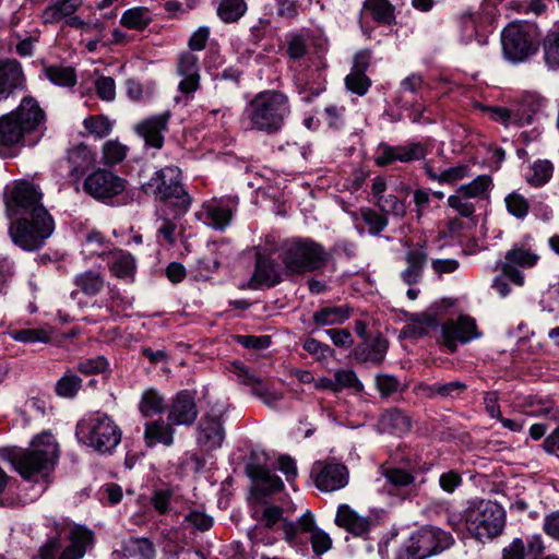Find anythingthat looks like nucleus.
<instances>
[{
    "label": "nucleus",
    "mask_w": 559,
    "mask_h": 559,
    "mask_svg": "<svg viewBox=\"0 0 559 559\" xmlns=\"http://www.w3.org/2000/svg\"><path fill=\"white\" fill-rule=\"evenodd\" d=\"M11 338L22 343H48L51 340V333L45 328L23 329L10 332Z\"/></svg>",
    "instance_id": "48"
},
{
    "label": "nucleus",
    "mask_w": 559,
    "mask_h": 559,
    "mask_svg": "<svg viewBox=\"0 0 559 559\" xmlns=\"http://www.w3.org/2000/svg\"><path fill=\"white\" fill-rule=\"evenodd\" d=\"M126 189V180L106 169H98L86 177L83 190L92 198L106 202Z\"/></svg>",
    "instance_id": "16"
},
{
    "label": "nucleus",
    "mask_w": 559,
    "mask_h": 559,
    "mask_svg": "<svg viewBox=\"0 0 559 559\" xmlns=\"http://www.w3.org/2000/svg\"><path fill=\"white\" fill-rule=\"evenodd\" d=\"M248 383L252 385L253 393L261 397L267 406L274 407L282 399L281 394L269 391V389L263 385L259 379H255L252 376L248 377Z\"/></svg>",
    "instance_id": "61"
},
{
    "label": "nucleus",
    "mask_w": 559,
    "mask_h": 559,
    "mask_svg": "<svg viewBox=\"0 0 559 559\" xmlns=\"http://www.w3.org/2000/svg\"><path fill=\"white\" fill-rule=\"evenodd\" d=\"M453 536L439 527L425 526L414 533L400 549L396 559H426L449 549Z\"/></svg>",
    "instance_id": "12"
},
{
    "label": "nucleus",
    "mask_w": 559,
    "mask_h": 559,
    "mask_svg": "<svg viewBox=\"0 0 559 559\" xmlns=\"http://www.w3.org/2000/svg\"><path fill=\"white\" fill-rule=\"evenodd\" d=\"M153 21L151 11L145 7H134L123 12L120 24L130 29L142 31Z\"/></svg>",
    "instance_id": "40"
},
{
    "label": "nucleus",
    "mask_w": 559,
    "mask_h": 559,
    "mask_svg": "<svg viewBox=\"0 0 559 559\" xmlns=\"http://www.w3.org/2000/svg\"><path fill=\"white\" fill-rule=\"evenodd\" d=\"M302 347L308 354L320 361L333 355V349L328 344L321 343L312 337H308L304 342Z\"/></svg>",
    "instance_id": "64"
},
{
    "label": "nucleus",
    "mask_w": 559,
    "mask_h": 559,
    "mask_svg": "<svg viewBox=\"0 0 559 559\" xmlns=\"http://www.w3.org/2000/svg\"><path fill=\"white\" fill-rule=\"evenodd\" d=\"M114 555L116 557L123 556L128 559H154L155 547L148 538H130L123 543L122 550L116 551Z\"/></svg>",
    "instance_id": "34"
},
{
    "label": "nucleus",
    "mask_w": 559,
    "mask_h": 559,
    "mask_svg": "<svg viewBox=\"0 0 559 559\" xmlns=\"http://www.w3.org/2000/svg\"><path fill=\"white\" fill-rule=\"evenodd\" d=\"M55 230V222L48 211L39 210L38 216L11 219L9 235L14 245L25 251L40 249Z\"/></svg>",
    "instance_id": "8"
},
{
    "label": "nucleus",
    "mask_w": 559,
    "mask_h": 559,
    "mask_svg": "<svg viewBox=\"0 0 559 559\" xmlns=\"http://www.w3.org/2000/svg\"><path fill=\"white\" fill-rule=\"evenodd\" d=\"M364 12L381 24L390 25L395 19L394 7L389 0H366Z\"/></svg>",
    "instance_id": "41"
},
{
    "label": "nucleus",
    "mask_w": 559,
    "mask_h": 559,
    "mask_svg": "<svg viewBox=\"0 0 559 559\" xmlns=\"http://www.w3.org/2000/svg\"><path fill=\"white\" fill-rule=\"evenodd\" d=\"M83 0H52V2L43 11L41 19L46 24H53L64 17L71 16Z\"/></svg>",
    "instance_id": "35"
},
{
    "label": "nucleus",
    "mask_w": 559,
    "mask_h": 559,
    "mask_svg": "<svg viewBox=\"0 0 559 559\" xmlns=\"http://www.w3.org/2000/svg\"><path fill=\"white\" fill-rule=\"evenodd\" d=\"M45 114L38 103L32 97L22 99L20 106L0 117V155L7 157L24 145L27 134L40 129Z\"/></svg>",
    "instance_id": "1"
},
{
    "label": "nucleus",
    "mask_w": 559,
    "mask_h": 559,
    "mask_svg": "<svg viewBox=\"0 0 559 559\" xmlns=\"http://www.w3.org/2000/svg\"><path fill=\"white\" fill-rule=\"evenodd\" d=\"M82 388V379L73 373L67 371L55 385L56 394L64 399H73Z\"/></svg>",
    "instance_id": "46"
},
{
    "label": "nucleus",
    "mask_w": 559,
    "mask_h": 559,
    "mask_svg": "<svg viewBox=\"0 0 559 559\" xmlns=\"http://www.w3.org/2000/svg\"><path fill=\"white\" fill-rule=\"evenodd\" d=\"M287 55L293 60L292 69L296 73L299 69L324 70L326 63L322 55L310 52L306 39L299 34H293L287 38Z\"/></svg>",
    "instance_id": "19"
},
{
    "label": "nucleus",
    "mask_w": 559,
    "mask_h": 559,
    "mask_svg": "<svg viewBox=\"0 0 559 559\" xmlns=\"http://www.w3.org/2000/svg\"><path fill=\"white\" fill-rule=\"evenodd\" d=\"M508 212L519 219L526 217L530 211L528 201L520 193L512 192L504 199Z\"/></svg>",
    "instance_id": "52"
},
{
    "label": "nucleus",
    "mask_w": 559,
    "mask_h": 559,
    "mask_svg": "<svg viewBox=\"0 0 559 559\" xmlns=\"http://www.w3.org/2000/svg\"><path fill=\"white\" fill-rule=\"evenodd\" d=\"M426 156V148L420 143L391 146L381 143L376 153L374 163L380 167L388 166L394 162L409 163L423 159Z\"/></svg>",
    "instance_id": "20"
},
{
    "label": "nucleus",
    "mask_w": 559,
    "mask_h": 559,
    "mask_svg": "<svg viewBox=\"0 0 559 559\" xmlns=\"http://www.w3.org/2000/svg\"><path fill=\"white\" fill-rule=\"evenodd\" d=\"M225 439V429L222 416L218 414H205L199 421L197 429V443L204 451H213L221 448Z\"/></svg>",
    "instance_id": "21"
},
{
    "label": "nucleus",
    "mask_w": 559,
    "mask_h": 559,
    "mask_svg": "<svg viewBox=\"0 0 559 559\" xmlns=\"http://www.w3.org/2000/svg\"><path fill=\"white\" fill-rule=\"evenodd\" d=\"M144 440L147 447H154L157 443L169 447L174 442V429L163 420L146 423Z\"/></svg>",
    "instance_id": "36"
},
{
    "label": "nucleus",
    "mask_w": 559,
    "mask_h": 559,
    "mask_svg": "<svg viewBox=\"0 0 559 559\" xmlns=\"http://www.w3.org/2000/svg\"><path fill=\"white\" fill-rule=\"evenodd\" d=\"M281 282V275L276 262L263 255L257 253L255 257V269L249 281V287L251 289H260L262 287H273Z\"/></svg>",
    "instance_id": "25"
},
{
    "label": "nucleus",
    "mask_w": 559,
    "mask_h": 559,
    "mask_svg": "<svg viewBox=\"0 0 559 559\" xmlns=\"http://www.w3.org/2000/svg\"><path fill=\"white\" fill-rule=\"evenodd\" d=\"M164 400L154 390L145 391L142 395L140 411L145 417L153 416L163 411Z\"/></svg>",
    "instance_id": "51"
},
{
    "label": "nucleus",
    "mask_w": 559,
    "mask_h": 559,
    "mask_svg": "<svg viewBox=\"0 0 559 559\" xmlns=\"http://www.w3.org/2000/svg\"><path fill=\"white\" fill-rule=\"evenodd\" d=\"M462 484V475L454 469L443 472L439 476V487L445 493L452 495Z\"/></svg>",
    "instance_id": "63"
},
{
    "label": "nucleus",
    "mask_w": 559,
    "mask_h": 559,
    "mask_svg": "<svg viewBox=\"0 0 559 559\" xmlns=\"http://www.w3.org/2000/svg\"><path fill=\"white\" fill-rule=\"evenodd\" d=\"M282 531L284 539L293 547L302 545L306 540L305 535L309 534L316 555L326 552L332 546L330 536L316 526L313 515L309 511L305 512L297 521L284 520Z\"/></svg>",
    "instance_id": "13"
},
{
    "label": "nucleus",
    "mask_w": 559,
    "mask_h": 559,
    "mask_svg": "<svg viewBox=\"0 0 559 559\" xmlns=\"http://www.w3.org/2000/svg\"><path fill=\"white\" fill-rule=\"evenodd\" d=\"M69 162L72 165V173H83L92 165V158L90 152L84 146L74 148L69 155Z\"/></svg>",
    "instance_id": "59"
},
{
    "label": "nucleus",
    "mask_w": 559,
    "mask_h": 559,
    "mask_svg": "<svg viewBox=\"0 0 559 559\" xmlns=\"http://www.w3.org/2000/svg\"><path fill=\"white\" fill-rule=\"evenodd\" d=\"M102 255L106 257L107 265L112 276L127 282L134 280L136 262L131 253L117 249Z\"/></svg>",
    "instance_id": "28"
},
{
    "label": "nucleus",
    "mask_w": 559,
    "mask_h": 559,
    "mask_svg": "<svg viewBox=\"0 0 559 559\" xmlns=\"http://www.w3.org/2000/svg\"><path fill=\"white\" fill-rule=\"evenodd\" d=\"M46 78L55 85L73 87L76 84V73L72 67L53 64L44 68Z\"/></svg>",
    "instance_id": "42"
},
{
    "label": "nucleus",
    "mask_w": 559,
    "mask_h": 559,
    "mask_svg": "<svg viewBox=\"0 0 559 559\" xmlns=\"http://www.w3.org/2000/svg\"><path fill=\"white\" fill-rule=\"evenodd\" d=\"M334 385L335 392H338L345 388L360 391L362 384L358 380L356 373L350 369H340L334 373Z\"/></svg>",
    "instance_id": "54"
},
{
    "label": "nucleus",
    "mask_w": 559,
    "mask_h": 559,
    "mask_svg": "<svg viewBox=\"0 0 559 559\" xmlns=\"http://www.w3.org/2000/svg\"><path fill=\"white\" fill-rule=\"evenodd\" d=\"M349 318V309L347 307H324L313 314V322L317 325L341 324Z\"/></svg>",
    "instance_id": "45"
},
{
    "label": "nucleus",
    "mask_w": 559,
    "mask_h": 559,
    "mask_svg": "<svg viewBox=\"0 0 559 559\" xmlns=\"http://www.w3.org/2000/svg\"><path fill=\"white\" fill-rule=\"evenodd\" d=\"M247 5L243 0H222L217 14L225 23H234L238 21L246 12Z\"/></svg>",
    "instance_id": "47"
},
{
    "label": "nucleus",
    "mask_w": 559,
    "mask_h": 559,
    "mask_svg": "<svg viewBox=\"0 0 559 559\" xmlns=\"http://www.w3.org/2000/svg\"><path fill=\"white\" fill-rule=\"evenodd\" d=\"M388 350V341L382 336H377L369 341H364L354 349V357L359 362H369L380 365Z\"/></svg>",
    "instance_id": "29"
},
{
    "label": "nucleus",
    "mask_w": 559,
    "mask_h": 559,
    "mask_svg": "<svg viewBox=\"0 0 559 559\" xmlns=\"http://www.w3.org/2000/svg\"><path fill=\"white\" fill-rule=\"evenodd\" d=\"M554 166L549 160L538 159L533 163L525 175L527 183L532 187H542L552 177Z\"/></svg>",
    "instance_id": "43"
},
{
    "label": "nucleus",
    "mask_w": 559,
    "mask_h": 559,
    "mask_svg": "<svg viewBox=\"0 0 559 559\" xmlns=\"http://www.w3.org/2000/svg\"><path fill=\"white\" fill-rule=\"evenodd\" d=\"M468 532L479 540L491 539L499 535L506 524V512L491 500L474 499L464 512Z\"/></svg>",
    "instance_id": "6"
},
{
    "label": "nucleus",
    "mask_w": 559,
    "mask_h": 559,
    "mask_svg": "<svg viewBox=\"0 0 559 559\" xmlns=\"http://www.w3.org/2000/svg\"><path fill=\"white\" fill-rule=\"evenodd\" d=\"M43 194L28 181L16 182L5 194L7 215L10 219L22 216H38L39 210L47 211L41 203Z\"/></svg>",
    "instance_id": "14"
},
{
    "label": "nucleus",
    "mask_w": 559,
    "mask_h": 559,
    "mask_svg": "<svg viewBox=\"0 0 559 559\" xmlns=\"http://www.w3.org/2000/svg\"><path fill=\"white\" fill-rule=\"evenodd\" d=\"M539 44L546 67L550 70L559 69V24L554 25Z\"/></svg>",
    "instance_id": "37"
},
{
    "label": "nucleus",
    "mask_w": 559,
    "mask_h": 559,
    "mask_svg": "<svg viewBox=\"0 0 559 559\" xmlns=\"http://www.w3.org/2000/svg\"><path fill=\"white\" fill-rule=\"evenodd\" d=\"M345 84L350 92L362 96L368 92L371 81L362 72L350 71L345 78Z\"/></svg>",
    "instance_id": "57"
},
{
    "label": "nucleus",
    "mask_w": 559,
    "mask_h": 559,
    "mask_svg": "<svg viewBox=\"0 0 559 559\" xmlns=\"http://www.w3.org/2000/svg\"><path fill=\"white\" fill-rule=\"evenodd\" d=\"M288 96L278 91H263L258 93L247 105L243 119L248 121L251 130L277 133L285 126L290 116Z\"/></svg>",
    "instance_id": "2"
},
{
    "label": "nucleus",
    "mask_w": 559,
    "mask_h": 559,
    "mask_svg": "<svg viewBox=\"0 0 559 559\" xmlns=\"http://www.w3.org/2000/svg\"><path fill=\"white\" fill-rule=\"evenodd\" d=\"M250 475L254 479L261 481L266 487V489L272 492L281 490L284 486L282 479L277 475L271 473L264 467H254Z\"/></svg>",
    "instance_id": "58"
},
{
    "label": "nucleus",
    "mask_w": 559,
    "mask_h": 559,
    "mask_svg": "<svg viewBox=\"0 0 559 559\" xmlns=\"http://www.w3.org/2000/svg\"><path fill=\"white\" fill-rule=\"evenodd\" d=\"M471 176L467 164H460L441 171L440 183L453 185Z\"/></svg>",
    "instance_id": "62"
},
{
    "label": "nucleus",
    "mask_w": 559,
    "mask_h": 559,
    "mask_svg": "<svg viewBox=\"0 0 559 559\" xmlns=\"http://www.w3.org/2000/svg\"><path fill=\"white\" fill-rule=\"evenodd\" d=\"M198 416V409L193 396L188 391H181L173 401L168 420L171 425H186L193 424Z\"/></svg>",
    "instance_id": "26"
},
{
    "label": "nucleus",
    "mask_w": 559,
    "mask_h": 559,
    "mask_svg": "<svg viewBox=\"0 0 559 559\" xmlns=\"http://www.w3.org/2000/svg\"><path fill=\"white\" fill-rule=\"evenodd\" d=\"M539 261L540 254L534 238L525 235L506 252L504 260L498 264V267L511 283L522 287L525 285L523 271L534 269Z\"/></svg>",
    "instance_id": "11"
},
{
    "label": "nucleus",
    "mask_w": 559,
    "mask_h": 559,
    "mask_svg": "<svg viewBox=\"0 0 559 559\" xmlns=\"http://www.w3.org/2000/svg\"><path fill=\"white\" fill-rule=\"evenodd\" d=\"M93 543V532L83 526L63 527L40 548V559H82Z\"/></svg>",
    "instance_id": "10"
},
{
    "label": "nucleus",
    "mask_w": 559,
    "mask_h": 559,
    "mask_svg": "<svg viewBox=\"0 0 559 559\" xmlns=\"http://www.w3.org/2000/svg\"><path fill=\"white\" fill-rule=\"evenodd\" d=\"M384 477L396 489L409 487L415 481L414 475L403 468H388L384 472Z\"/></svg>",
    "instance_id": "56"
},
{
    "label": "nucleus",
    "mask_w": 559,
    "mask_h": 559,
    "mask_svg": "<svg viewBox=\"0 0 559 559\" xmlns=\"http://www.w3.org/2000/svg\"><path fill=\"white\" fill-rule=\"evenodd\" d=\"M475 107L488 112L493 121L500 122L506 127L512 123L523 126L532 122L533 116L539 107V102L533 95H527L523 98L522 105L516 109L488 107L479 103H476Z\"/></svg>",
    "instance_id": "17"
},
{
    "label": "nucleus",
    "mask_w": 559,
    "mask_h": 559,
    "mask_svg": "<svg viewBox=\"0 0 559 559\" xmlns=\"http://www.w3.org/2000/svg\"><path fill=\"white\" fill-rule=\"evenodd\" d=\"M359 215L364 223L368 226L370 235H379L386 226L388 218L384 214H380L370 207H362Z\"/></svg>",
    "instance_id": "49"
},
{
    "label": "nucleus",
    "mask_w": 559,
    "mask_h": 559,
    "mask_svg": "<svg viewBox=\"0 0 559 559\" xmlns=\"http://www.w3.org/2000/svg\"><path fill=\"white\" fill-rule=\"evenodd\" d=\"M323 71H316L312 68L308 70L299 69L294 73V86L302 103L310 104L325 91Z\"/></svg>",
    "instance_id": "22"
},
{
    "label": "nucleus",
    "mask_w": 559,
    "mask_h": 559,
    "mask_svg": "<svg viewBox=\"0 0 559 559\" xmlns=\"http://www.w3.org/2000/svg\"><path fill=\"white\" fill-rule=\"evenodd\" d=\"M175 501V493L173 489H156L151 497V504L153 509L160 515L167 514L171 511V503Z\"/></svg>",
    "instance_id": "50"
},
{
    "label": "nucleus",
    "mask_w": 559,
    "mask_h": 559,
    "mask_svg": "<svg viewBox=\"0 0 559 559\" xmlns=\"http://www.w3.org/2000/svg\"><path fill=\"white\" fill-rule=\"evenodd\" d=\"M169 117L170 114L166 111L146 118L135 126V132L144 140L146 145L160 148L164 144V132L167 130Z\"/></svg>",
    "instance_id": "24"
},
{
    "label": "nucleus",
    "mask_w": 559,
    "mask_h": 559,
    "mask_svg": "<svg viewBox=\"0 0 559 559\" xmlns=\"http://www.w3.org/2000/svg\"><path fill=\"white\" fill-rule=\"evenodd\" d=\"M501 45L506 59L514 63L523 62L537 52L539 29L528 22H511L501 32Z\"/></svg>",
    "instance_id": "9"
},
{
    "label": "nucleus",
    "mask_w": 559,
    "mask_h": 559,
    "mask_svg": "<svg viewBox=\"0 0 559 559\" xmlns=\"http://www.w3.org/2000/svg\"><path fill=\"white\" fill-rule=\"evenodd\" d=\"M59 457V445L50 432L36 436L29 448L14 452L10 461L24 479L46 475L52 469Z\"/></svg>",
    "instance_id": "3"
},
{
    "label": "nucleus",
    "mask_w": 559,
    "mask_h": 559,
    "mask_svg": "<svg viewBox=\"0 0 559 559\" xmlns=\"http://www.w3.org/2000/svg\"><path fill=\"white\" fill-rule=\"evenodd\" d=\"M201 217L211 228L224 230L230 224L233 210L222 201H211L203 205Z\"/></svg>",
    "instance_id": "30"
},
{
    "label": "nucleus",
    "mask_w": 559,
    "mask_h": 559,
    "mask_svg": "<svg viewBox=\"0 0 559 559\" xmlns=\"http://www.w3.org/2000/svg\"><path fill=\"white\" fill-rule=\"evenodd\" d=\"M427 252L424 248H415L407 251L405 260L407 266L402 271L401 277L407 285L419 283L427 262Z\"/></svg>",
    "instance_id": "33"
},
{
    "label": "nucleus",
    "mask_w": 559,
    "mask_h": 559,
    "mask_svg": "<svg viewBox=\"0 0 559 559\" xmlns=\"http://www.w3.org/2000/svg\"><path fill=\"white\" fill-rule=\"evenodd\" d=\"M381 427L390 432L402 435L411 429V418L404 412L392 408L384 412L380 418Z\"/></svg>",
    "instance_id": "39"
},
{
    "label": "nucleus",
    "mask_w": 559,
    "mask_h": 559,
    "mask_svg": "<svg viewBox=\"0 0 559 559\" xmlns=\"http://www.w3.org/2000/svg\"><path fill=\"white\" fill-rule=\"evenodd\" d=\"M281 259L287 273L301 274L323 267L328 254L319 242L310 238H294L282 245Z\"/></svg>",
    "instance_id": "5"
},
{
    "label": "nucleus",
    "mask_w": 559,
    "mask_h": 559,
    "mask_svg": "<svg viewBox=\"0 0 559 559\" xmlns=\"http://www.w3.org/2000/svg\"><path fill=\"white\" fill-rule=\"evenodd\" d=\"M23 73L15 60L0 61V102L7 99L21 85Z\"/></svg>",
    "instance_id": "31"
},
{
    "label": "nucleus",
    "mask_w": 559,
    "mask_h": 559,
    "mask_svg": "<svg viewBox=\"0 0 559 559\" xmlns=\"http://www.w3.org/2000/svg\"><path fill=\"white\" fill-rule=\"evenodd\" d=\"M127 146L118 141H108L103 146L104 163L115 165L122 162L127 156Z\"/></svg>",
    "instance_id": "55"
},
{
    "label": "nucleus",
    "mask_w": 559,
    "mask_h": 559,
    "mask_svg": "<svg viewBox=\"0 0 559 559\" xmlns=\"http://www.w3.org/2000/svg\"><path fill=\"white\" fill-rule=\"evenodd\" d=\"M495 16L489 11L464 13L457 19V40L461 45L484 46L495 29Z\"/></svg>",
    "instance_id": "15"
},
{
    "label": "nucleus",
    "mask_w": 559,
    "mask_h": 559,
    "mask_svg": "<svg viewBox=\"0 0 559 559\" xmlns=\"http://www.w3.org/2000/svg\"><path fill=\"white\" fill-rule=\"evenodd\" d=\"M442 342L451 352H455L457 344H465L480 336L474 319L461 316L457 320L447 321L442 325Z\"/></svg>",
    "instance_id": "18"
},
{
    "label": "nucleus",
    "mask_w": 559,
    "mask_h": 559,
    "mask_svg": "<svg viewBox=\"0 0 559 559\" xmlns=\"http://www.w3.org/2000/svg\"><path fill=\"white\" fill-rule=\"evenodd\" d=\"M335 523L357 536L366 534L370 524L367 518L358 515L348 504L338 506Z\"/></svg>",
    "instance_id": "32"
},
{
    "label": "nucleus",
    "mask_w": 559,
    "mask_h": 559,
    "mask_svg": "<svg viewBox=\"0 0 559 559\" xmlns=\"http://www.w3.org/2000/svg\"><path fill=\"white\" fill-rule=\"evenodd\" d=\"M376 204L384 214H392L394 216L403 217L406 213L405 203L393 194L378 198Z\"/></svg>",
    "instance_id": "53"
},
{
    "label": "nucleus",
    "mask_w": 559,
    "mask_h": 559,
    "mask_svg": "<svg viewBox=\"0 0 559 559\" xmlns=\"http://www.w3.org/2000/svg\"><path fill=\"white\" fill-rule=\"evenodd\" d=\"M348 483V471L343 464L329 463L316 476V486L325 492L344 488Z\"/></svg>",
    "instance_id": "27"
},
{
    "label": "nucleus",
    "mask_w": 559,
    "mask_h": 559,
    "mask_svg": "<svg viewBox=\"0 0 559 559\" xmlns=\"http://www.w3.org/2000/svg\"><path fill=\"white\" fill-rule=\"evenodd\" d=\"M75 433L80 442L99 453H111L121 441L120 428L107 414L99 412L83 417Z\"/></svg>",
    "instance_id": "4"
},
{
    "label": "nucleus",
    "mask_w": 559,
    "mask_h": 559,
    "mask_svg": "<svg viewBox=\"0 0 559 559\" xmlns=\"http://www.w3.org/2000/svg\"><path fill=\"white\" fill-rule=\"evenodd\" d=\"M448 205L463 217H469L475 212L474 203H472L466 195L460 193L459 190L448 198Z\"/></svg>",
    "instance_id": "60"
},
{
    "label": "nucleus",
    "mask_w": 559,
    "mask_h": 559,
    "mask_svg": "<svg viewBox=\"0 0 559 559\" xmlns=\"http://www.w3.org/2000/svg\"><path fill=\"white\" fill-rule=\"evenodd\" d=\"M73 284L82 294L93 297L103 290L105 281L102 273L88 270L76 274L73 278Z\"/></svg>",
    "instance_id": "38"
},
{
    "label": "nucleus",
    "mask_w": 559,
    "mask_h": 559,
    "mask_svg": "<svg viewBox=\"0 0 559 559\" xmlns=\"http://www.w3.org/2000/svg\"><path fill=\"white\" fill-rule=\"evenodd\" d=\"M200 67L199 57L192 51H182L178 56L177 72L183 79L180 81L178 88L182 94H192L200 86Z\"/></svg>",
    "instance_id": "23"
},
{
    "label": "nucleus",
    "mask_w": 559,
    "mask_h": 559,
    "mask_svg": "<svg viewBox=\"0 0 559 559\" xmlns=\"http://www.w3.org/2000/svg\"><path fill=\"white\" fill-rule=\"evenodd\" d=\"M145 194L174 205L179 214H185L191 204V197L181 183V170L176 166H167L157 171L142 185Z\"/></svg>",
    "instance_id": "7"
},
{
    "label": "nucleus",
    "mask_w": 559,
    "mask_h": 559,
    "mask_svg": "<svg viewBox=\"0 0 559 559\" xmlns=\"http://www.w3.org/2000/svg\"><path fill=\"white\" fill-rule=\"evenodd\" d=\"M491 188V177L488 175H480L471 182L460 186L457 190L468 199H486Z\"/></svg>",
    "instance_id": "44"
}]
</instances>
